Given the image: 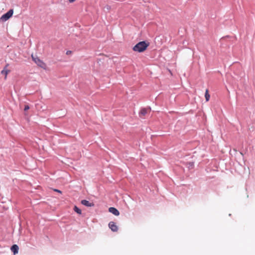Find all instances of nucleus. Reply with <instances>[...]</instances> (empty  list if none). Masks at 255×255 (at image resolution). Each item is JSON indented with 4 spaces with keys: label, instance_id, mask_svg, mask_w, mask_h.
Listing matches in <instances>:
<instances>
[{
    "label": "nucleus",
    "instance_id": "1a4fd4ad",
    "mask_svg": "<svg viewBox=\"0 0 255 255\" xmlns=\"http://www.w3.org/2000/svg\"><path fill=\"white\" fill-rule=\"evenodd\" d=\"M147 110L146 109H142L141 110V111H140V113H139V116L140 117H143V116H145V115L147 114Z\"/></svg>",
    "mask_w": 255,
    "mask_h": 255
},
{
    "label": "nucleus",
    "instance_id": "20e7f679",
    "mask_svg": "<svg viewBox=\"0 0 255 255\" xmlns=\"http://www.w3.org/2000/svg\"><path fill=\"white\" fill-rule=\"evenodd\" d=\"M109 227L113 232H117L118 230L117 226L114 222H110L109 224Z\"/></svg>",
    "mask_w": 255,
    "mask_h": 255
},
{
    "label": "nucleus",
    "instance_id": "4468645a",
    "mask_svg": "<svg viewBox=\"0 0 255 255\" xmlns=\"http://www.w3.org/2000/svg\"><path fill=\"white\" fill-rule=\"evenodd\" d=\"M54 191H56V192H59V193H62V192H61L60 190H58V189H54Z\"/></svg>",
    "mask_w": 255,
    "mask_h": 255
},
{
    "label": "nucleus",
    "instance_id": "ddd939ff",
    "mask_svg": "<svg viewBox=\"0 0 255 255\" xmlns=\"http://www.w3.org/2000/svg\"><path fill=\"white\" fill-rule=\"evenodd\" d=\"M71 53H72V51H71L69 50V51H67L66 52V54H67V55H69V54H71Z\"/></svg>",
    "mask_w": 255,
    "mask_h": 255
},
{
    "label": "nucleus",
    "instance_id": "423d86ee",
    "mask_svg": "<svg viewBox=\"0 0 255 255\" xmlns=\"http://www.w3.org/2000/svg\"><path fill=\"white\" fill-rule=\"evenodd\" d=\"M81 203L84 206L87 207H92L94 206V204L93 203H90L88 201L86 200H83L81 201Z\"/></svg>",
    "mask_w": 255,
    "mask_h": 255
},
{
    "label": "nucleus",
    "instance_id": "f8f14e48",
    "mask_svg": "<svg viewBox=\"0 0 255 255\" xmlns=\"http://www.w3.org/2000/svg\"><path fill=\"white\" fill-rule=\"evenodd\" d=\"M29 109V107L28 105H25L24 107V111H27Z\"/></svg>",
    "mask_w": 255,
    "mask_h": 255
},
{
    "label": "nucleus",
    "instance_id": "6e6552de",
    "mask_svg": "<svg viewBox=\"0 0 255 255\" xmlns=\"http://www.w3.org/2000/svg\"><path fill=\"white\" fill-rule=\"evenodd\" d=\"M11 250L14 254H16L18 253V247L16 245H14L11 247Z\"/></svg>",
    "mask_w": 255,
    "mask_h": 255
},
{
    "label": "nucleus",
    "instance_id": "f03ea898",
    "mask_svg": "<svg viewBox=\"0 0 255 255\" xmlns=\"http://www.w3.org/2000/svg\"><path fill=\"white\" fill-rule=\"evenodd\" d=\"M32 60L35 62V63L39 67L45 69L46 67V65L45 63H44L42 60H41L38 57H33L32 55Z\"/></svg>",
    "mask_w": 255,
    "mask_h": 255
},
{
    "label": "nucleus",
    "instance_id": "7ed1b4c3",
    "mask_svg": "<svg viewBox=\"0 0 255 255\" xmlns=\"http://www.w3.org/2000/svg\"><path fill=\"white\" fill-rule=\"evenodd\" d=\"M13 13V9H11L9 10L6 13L2 15L0 18L2 20H4V21L7 20L10 17L12 16Z\"/></svg>",
    "mask_w": 255,
    "mask_h": 255
},
{
    "label": "nucleus",
    "instance_id": "9d476101",
    "mask_svg": "<svg viewBox=\"0 0 255 255\" xmlns=\"http://www.w3.org/2000/svg\"><path fill=\"white\" fill-rule=\"evenodd\" d=\"M205 99H206V101L207 102L209 101V99H210V96L209 94V92H208V90L207 89L206 90V92H205Z\"/></svg>",
    "mask_w": 255,
    "mask_h": 255
},
{
    "label": "nucleus",
    "instance_id": "9b49d317",
    "mask_svg": "<svg viewBox=\"0 0 255 255\" xmlns=\"http://www.w3.org/2000/svg\"><path fill=\"white\" fill-rule=\"evenodd\" d=\"M74 210L75 212H76L77 214L80 215L81 214V210L78 208L76 206H75L74 207Z\"/></svg>",
    "mask_w": 255,
    "mask_h": 255
},
{
    "label": "nucleus",
    "instance_id": "2eb2a0df",
    "mask_svg": "<svg viewBox=\"0 0 255 255\" xmlns=\"http://www.w3.org/2000/svg\"><path fill=\"white\" fill-rule=\"evenodd\" d=\"M70 2H73L75 1L76 0H68Z\"/></svg>",
    "mask_w": 255,
    "mask_h": 255
},
{
    "label": "nucleus",
    "instance_id": "0eeeda50",
    "mask_svg": "<svg viewBox=\"0 0 255 255\" xmlns=\"http://www.w3.org/2000/svg\"><path fill=\"white\" fill-rule=\"evenodd\" d=\"M8 65H6V66L3 68V69L1 71V73L2 74H4L5 75L4 79H6L7 78V74L9 73L10 71L6 69Z\"/></svg>",
    "mask_w": 255,
    "mask_h": 255
},
{
    "label": "nucleus",
    "instance_id": "39448f33",
    "mask_svg": "<svg viewBox=\"0 0 255 255\" xmlns=\"http://www.w3.org/2000/svg\"><path fill=\"white\" fill-rule=\"evenodd\" d=\"M109 211L110 212H111V213L113 214L116 216H119L120 215L119 211L114 207H110L109 209Z\"/></svg>",
    "mask_w": 255,
    "mask_h": 255
},
{
    "label": "nucleus",
    "instance_id": "f257e3e1",
    "mask_svg": "<svg viewBox=\"0 0 255 255\" xmlns=\"http://www.w3.org/2000/svg\"><path fill=\"white\" fill-rule=\"evenodd\" d=\"M149 45V42L144 41H140L133 46L132 50L135 52H142L147 49Z\"/></svg>",
    "mask_w": 255,
    "mask_h": 255
}]
</instances>
